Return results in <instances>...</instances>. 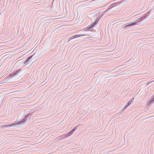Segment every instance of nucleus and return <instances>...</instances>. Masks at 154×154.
Segmentation results:
<instances>
[{
  "label": "nucleus",
  "mask_w": 154,
  "mask_h": 154,
  "mask_svg": "<svg viewBox=\"0 0 154 154\" xmlns=\"http://www.w3.org/2000/svg\"><path fill=\"white\" fill-rule=\"evenodd\" d=\"M21 72V70L18 69L17 70H16L13 73H12L9 75L10 77L11 78H12L13 77L16 75H17L19 74V73Z\"/></svg>",
  "instance_id": "3"
},
{
  "label": "nucleus",
  "mask_w": 154,
  "mask_h": 154,
  "mask_svg": "<svg viewBox=\"0 0 154 154\" xmlns=\"http://www.w3.org/2000/svg\"><path fill=\"white\" fill-rule=\"evenodd\" d=\"M152 96H154V95H153Z\"/></svg>",
  "instance_id": "20"
},
{
  "label": "nucleus",
  "mask_w": 154,
  "mask_h": 154,
  "mask_svg": "<svg viewBox=\"0 0 154 154\" xmlns=\"http://www.w3.org/2000/svg\"><path fill=\"white\" fill-rule=\"evenodd\" d=\"M148 15L146 14L145 16H144L143 17H140V18L139 20H136L137 21L134 22H131L128 23H127L125 24L126 25V26H131L136 25H139L140 24V21L143 20L144 19V18H147L148 17Z\"/></svg>",
  "instance_id": "1"
},
{
  "label": "nucleus",
  "mask_w": 154,
  "mask_h": 154,
  "mask_svg": "<svg viewBox=\"0 0 154 154\" xmlns=\"http://www.w3.org/2000/svg\"><path fill=\"white\" fill-rule=\"evenodd\" d=\"M77 129V126H76L74 127L72 130H74V131Z\"/></svg>",
  "instance_id": "17"
},
{
  "label": "nucleus",
  "mask_w": 154,
  "mask_h": 154,
  "mask_svg": "<svg viewBox=\"0 0 154 154\" xmlns=\"http://www.w3.org/2000/svg\"><path fill=\"white\" fill-rule=\"evenodd\" d=\"M11 126L10 125H2L1 126L2 127H3V128H8V127H10Z\"/></svg>",
  "instance_id": "9"
},
{
  "label": "nucleus",
  "mask_w": 154,
  "mask_h": 154,
  "mask_svg": "<svg viewBox=\"0 0 154 154\" xmlns=\"http://www.w3.org/2000/svg\"><path fill=\"white\" fill-rule=\"evenodd\" d=\"M30 114L27 115H26L25 116V117L23 119H25V121L26 120H29L30 118Z\"/></svg>",
  "instance_id": "7"
},
{
  "label": "nucleus",
  "mask_w": 154,
  "mask_h": 154,
  "mask_svg": "<svg viewBox=\"0 0 154 154\" xmlns=\"http://www.w3.org/2000/svg\"><path fill=\"white\" fill-rule=\"evenodd\" d=\"M134 98H133L131 100L129 101V102L126 105L128 106L131 104V103L133 102L134 100Z\"/></svg>",
  "instance_id": "8"
},
{
  "label": "nucleus",
  "mask_w": 154,
  "mask_h": 154,
  "mask_svg": "<svg viewBox=\"0 0 154 154\" xmlns=\"http://www.w3.org/2000/svg\"><path fill=\"white\" fill-rule=\"evenodd\" d=\"M85 35L82 34H79V35H74V36H72L70 37L69 38L70 39V40L74 38H76L78 37H80L81 36H85Z\"/></svg>",
  "instance_id": "5"
},
{
  "label": "nucleus",
  "mask_w": 154,
  "mask_h": 154,
  "mask_svg": "<svg viewBox=\"0 0 154 154\" xmlns=\"http://www.w3.org/2000/svg\"><path fill=\"white\" fill-rule=\"evenodd\" d=\"M154 103V97L151 99L148 100L147 101V103L146 105V107L149 108Z\"/></svg>",
  "instance_id": "2"
},
{
  "label": "nucleus",
  "mask_w": 154,
  "mask_h": 154,
  "mask_svg": "<svg viewBox=\"0 0 154 154\" xmlns=\"http://www.w3.org/2000/svg\"><path fill=\"white\" fill-rule=\"evenodd\" d=\"M74 132V130H72L67 134V136H71Z\"/></svg>",
  "instance_id": "11"
},
{
  "label": "nucleus",
  "mask_w": 154,
  "mask_h": 154,
  "mask_svg": "<svg viewBox=\"0 0 154 154\" xmlns=\"http://www.w3.org/2000/svg\"><path fill=\"white\" fill-rule=\"evenodd\" d=\"M25 119H23L22 120L18 122V124H21L23 122H25Z\"/></svg>",
  "instance_id": "13"
},
{
  "label": "nucleus",
  "mask_w": 154,
  "mask_h": 154,
  "mask_svg": "<svg viewBox=\"0 0 154 154\" xmlns=\"http://www.w3.org/2000/svg\"><path fill=\"white\" fill-rule=\"evenodd\" d=\"M93 27V26L92 25L88 26L87 27L84 28V29L85 31H91Z\"/></svg>",
  "instance_id": "6"
},
{
  "label": "nucleus",
  "mask_w": 154,
  "mask_h": 154,
  "mask_svg": "<svg viewBox=\"0 0 154 154\" xmlns=\"http://www.w3.org/2000/svg\"><path fill=\"white\" fill-rule=\"evenodd\" d=\"M107 4H106V5H104L103 7L105 6H106V5H107Z\"/></svg>",
  "instance_id": "19"
},
{
  "label": "nucleus",
  "mask_w": 154,
  "mask_h": 154,
  "mask_svg": "<svg viewBox=\"0 0 154 154\" xmlns=\"http://www.w3.org/2000/svg\"><path fill=\"white\" fill-rule=\"evenodd\" d=\"M33 56V55H32L27 58L26 59V61L24 63V64L25 65H27L30 63L32 61L31 59Z\"/></svg>",
  "instance_id": "4"
},
{
  "label": "nucleus",
  "mask_w": 154,
  "mask_h": 154,
  "mask_svg": "<svg viewBox=\"0 0 154 154\" xmlns=\"http://www.w3.org/2000/svg\"><path fill=\"white\" fill-rule=\"evenodd\" d=\"M116 4L115 3H113L112 4H111V5H110L109 7L108 8V10H110L112 8H113V7L115 6Z\"/></svg>",
  "instance_id": "10"
},
{
  "label": "nucleus",
  "mask_w": 154,
  "mask_h": 154,
  "mask_svg": "<svg viewBox=\"0 0 154 154\" xmlns=\"http://www.w3.org/2000/svg\"><path fill=\"white\" fill-rule=\"evenodd\" d=\"M18 97V98H23V97Z\"/></svg>",
  "instance_id": "18"
},
{
  "label": "nucleus",
  "mask_w": 154,
  "mask_h": 154,
  "mask_svg": "<svg viewBox=\"0 0 154 154\" xmlns=\"http://www.w3.org/2000/svg\"><path fill=\"white\" fill-rule=\"evenodd\" d=\"M128 106L126 105L125 107L122 109V110H125L127 107Z\"/></svg>",
  "instance_id": "16"
},
{
  "label": "nucleus",
  "mask_w": 154,
  "mask_h": 154,
  "mask_svg": "<svg viewBox=\"0 0 154 154\" xmlns=\"http://www.w3.org/2000/svg\"><path fill=\"white\" fill-rule=\"evenodd\" d=\"M18 125V122H17L16 121H15V122H14L13 124H10V125H11V126H10L11 127H12L14 125Z\"/></svg>",
  "instance_id": "12"
},
{
  "label": "nucleus",
  "mask_w": 154,
  "mask_h": 154,
  "mask_svg": "<svg viewBox=\"0 0 154 154\" xmlns=\"http://www.w3.org/2000/svg\"><path fill=\"white\" fill-rule=\"evenodd\" d=\"M61 136L62 137H63L62 138V139L66 138L67 137H69V136H67V134H65V135H62Z\"/></svg>",
  "instance_id": "14"
},
{
  "label": "nucleus",
  "mask_w": 154,
  "mask_h": 154,
  "mask_svg": "<svg viewBox=\"0 0 154 154\" xmlns=\"http://www.w3.org/2000/svg\"><path fill=\"white\" fill-rule=\"evenodd\" d=\"M97 22L96 21H95L93 24L92 25V26H93V27L96 25L97 24Z\"/></svg>",
  "instance_id": "15"
}]
</instances>
